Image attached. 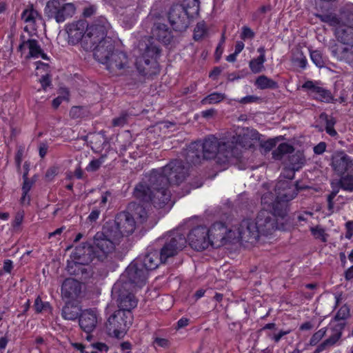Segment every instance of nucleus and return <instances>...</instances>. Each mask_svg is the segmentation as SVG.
Instances as JSON below:
<instances>
[{"mask_svg": "<svg viewBox=\"0 0 353 353\" xmlns=\"http://www.w3.org/2000/svg\"><path fill=\"white\" fill-rule=\"evenodd\" d=\"M48 151V147L46 144H41L39 147V155L41 157L46 156Z\"/></svg>", "mask_w": 353, "mask_h": 353, "instance_id": "obj_61", "label": "nucleus"}, {"mask_svg": "<svg viewBox=\"0 0 353 353\" xmlns=\"http://www.w3.org/2000/svg\"><path fill=\"white\" fill-rule=\"evenodd\" d=\"M24 217L23 212H19L16 214L14 219L12 223V226L14 228H18L22 223Z\"/></svg>", "mask_w": 353, "mask_h": 353, "instance_id": "obj_43", "label": "nucleus"}, {"mask_svg": "<svg viewBox=\"0 0 353 353\" xmlns=\"http://www.w3.org/2000/svg\"><path fill=\"white\" fill-rule=\"evenodd\" d=\"M69 99V92L66 88H61L59 95L52 101V106L57 108L63 101H68Z\"/></svg>", "mask_w": 353, "mask_h": 353, "instance_id": "obj_34", "label": "nucleus"}, {"mask_svg": "<svg viewBox=\"0 0 353 353\" xmlns=\"http://www.w3.org/2000/svg\"><path fill=\"white\" fill-rule=\"evenodd\" d=\"M332 167L338 174H353V159L344 153L336 154L332 158Z\"/></svg>", "mask_w": 353, "mask_h": 353, "instance_id": "obj_23", "label": "nucleus"}, {"mask_svg": "<svg viewBox=\"0 0 353 353\" xmlns=\"http://www.w3.org/2000/svg\"><path fill=\"white\" fill-rule=\"evenodd\" d=\"M161 263L164 262L157 251L149 252L128 265L123 273L121 281H123L125 276H128L130 280L143 284L148 276V272L155 270Z\"/></svg>", "mask_w": 353, "mask_h": 353, "instance_id": "obj_8", "label": "nucleus"}, {"mask_svg": "<svg viewBox=\"0 0 353 353\" xmlns=\"http://www.w3.org/2000/svg\"><path fill=\"white\" fill-rule=\"evenodd\" d=\"M21 18L26 23L33 25L41 17L38 12L30 7L23 12Z\"/></svg>", "mask_w": 353, "mask_h": 353, "instance_id": "obj_30", "label": "nucleus"}, {"mask_svg": "<svg viewBox=\"0 0 353 353\" xmlns=\"http://www.w3.org/2000/svg\"><path fill=\"white\" fill-rule=\"evenodd\" d=\"M74 345H75V347H76L78 350H79L82 353H98L97 351H93V350H92V351H90H90L86 350L85 349V347H84L83 345H81V344H78V343H77V344H75Z\"/></svg>", "mask_w": 353, "mask_h": 353, "instance_id": "obj_63", "label": "nucleus"}, {"mask_svg": "<svg viewBox=\"0 0 353 353\" xmlns=\"http://www.w3.org/2000/svg\"><path fill=\"white\" fill-rule=\"evenodd\" d=\"M110 28V25L105 19L90 26L85 20H79L66 26L68 42L74 45L83 39L88 46L86 50H93L94 46L107 35Z\"/></svg>", "mask_w": 353, "mask_h": 353, "instance_id": "obj_5", "label": "nucleus"}, {"mask_svg": "<svg viewBox=\"0 0 353 353\" xmlns=\"http://www.w3.org/2000/svg\"><path fill=\"white\" fill-rule=\"evenodd\" d=\"M123 274L121 275L119 279L114 284L112 289V295L114 299H117L119 310H121L120 301L123 300L125 304H128L129 298L134 300L135 299L133 292L137 287H141L142 284L140 283L134 282L130 280V277L125 276L123 281H121Z\"/></svg>", "mask_w": 353, "mask_h": 353, "instance_id": "obj_14", "label": "nucleus"}, {"mask_svg": "<svg viewBox=\"0 0 353 353\" xmlns=\"http://www.w3.org/2000/svg\"><path fill=\"white\" fill-rule=\"evenodd\" d=\"M320 17L322 21L335 28L338 40L347 46L333 50L334 55L337 59L353 65V3L345 5L340 17L332 14Z\"/></svg>", "mask_w": 353, "mask_h": 353, "instance_id": "obj_3", "label": "nucleus"}, {"mask_svg": "<svg viewBox=\"0 0 353 353\" xmlns=\"http://www.w3.org/2000/svg\"><path fill=\"white\" fill-rule=\"evenodd\" d=\"M297 164L292 163L288 180H279L275 186L274 197L272 192L263 194L261 197V204L263 209L259 213L255 220H243L237 229L228 230L222 223H215L209 229L208 233L210 238V246L219 248L228 242L237 240L250 243L252 245L256 243L261 235H267L274 229H283L274 222L279 214V205L281 202H288L293 199L297 194V188L292 183L291 179L294 171L298 170L304 163L301 155L293 156Z\"/></svg>", "mask_w": 353, "mask_h": 353, "instance_id": "obj_1", "label": "nucleus"}, {"mask_svg": "<svg viewBox=\"0 0 353 353\" xmlns=\"http://www.w3.org/2000/svg\"><path fill=\"white\" fill-rule=\"evenodd\" d=\"M215 113L214 109H210L204 110L201 112L202 116L205 118L211 117H212Z\"/></svg>", "mask_w": 353, "mask_h": 353, "instance_id": "obj_60", "label": "nucleus"}, {"mask_svg": "<svg viewBox=\"0 0 353 353\" xmlns=\"http://www.w3.org/2000/svg\"><path fill=\"white\" fill-rule=\"evenodd\" d=\"M19 49L22 54L26 55V58L27 59H48L47 54L43 52L38 41L35 39H28L23 41L19 45Z\"/></svg>", "mask_w": 353, "mask_h": 353, "instance_id": "obj_21", "label": "nucleus"}, {"mask_svg": "<svg viewBox=\"0 0 353 353\" xmlns=\"http://www.w3.org/2000/svg\"><path fill=\"white\" fill-rule=\"evenodd\" d=\"M184 12L185 10L182 6L179 5L173 6L168 14L170 23L174 25L181 21V16L184 14Z\"/></svg>", "mask_w": 353, "mask_h": 353, "instance_id": "obj_31", "label": "nucleus"}, {"mask_svg": "<svg viewBox=\"0 0 353 353\" xmlns=\"http://www.w3.org/2000/svg\"><path fill=\"white\" fill-rule=\"evenodd\" d=\"M188 172L189 165L179 160L172 161L164 168L152 170L148 178L149 184L137 185L134 195L143 202H151L155 208H163L170 201L168 185L183 181Z\"/></svg>", "mask_w": 353, "mask_h": 353, "instance_id": "obj_2", "label": "nucleus"}, {"mask_svg": "<svg viewBox=\"0 0 353 353\" xmlns=\"http://www.w3.org/2000/svg\"><path fill=\"white\" fill-rule=\"evenodd\" d=\"M48 304L43 303L39 297H37L34 302V308L37 312H40L48 307Z\"/></svg>", "mask_w": 353, "mask_h": 353, "instance_id": "obj_44", "label": "nucleus"}, {"mask_svg": "<svg viewBox=\"0 0 353 353\" xmlns=\"http://www.w3.org/2000/svg\"><path fill=\"white\" fill-rule=\"evenodd\" d=\"M121 310H118L108 319L106 325L108 334L117 339L123 338L132 323L131 310L137 306V301L129 298L128 304L120 301Z\"/></svg>", "mask_w": 353, "mask_h": 353, "instance_id": "obj_9", "label": "nucleus"}, {"mask_svg": "<svg viewBox=\"0 0 353 353\" xmlns=\"http://www.w3.org/2000/svg\"><path fill=\"white\" fill-rule=\"evenodd\" d=\"M207 29L204 22L198 23L194 31V38L195 40H199L204 37L206 34Z\"/></svg>", "mask_w": 353, "mask_h": 353, "instance_id": "obj_35", "label": "nucleus"}, {"mask_svg": "<svg viewBox=\"0 0 353 353\" xmlns=\"http://www.w3.org/2000/svg\"><path fill=\"white\" fill-rule=\"evenodd\" d=\"M244 43L243 41H237L235 45V50L234 52L236 54H239L244 48Z\"/></svg>", "mask_w": 353, "mask_h": 353, "instance_id": "obj_55", "label": "nucleus"}, {"mask_svg": "<svg viewBox=\"0 0 353 353\" xmlns=\"http://www.w3.org/2000/svg\"><path fill=\"white\" fill-rule=\"evenodd\" d=\"M257 52L259 53V56L252 59L249 63L251 71L255 74L259 73L264 70V63L266 61L265 48H259Z\"/></svg>", "mask_w": 353, "mask_h": 353, "instance_id": "obj_28", "label": "nucleus"}, {"mask_svg": "<svg viewBox=\"0 0 353 353\" xmlns=\"http://www.w3.org/2000/svg\"><path fill=\"white\" fill-rule=\"evenodd\" d=\"M103 163V160L101 159H93L87 165L85 170L88 172H94L97 170Z\"/></svg>", "mask_w": 353, "mask_h": 353, "instance_id": "obj_41", "label": "nucleus"}, {"mask_svg": "<svg viewBox=\"0 0 353 353\" xmlns=\"http://www.w3.org/2000/svg\"><path fill=\"white\" fill-rule=\"evenodd\" d=\"M190 245L197 251H201L210 246L208 228L199 226L190 231L188 236Z\"/></svg>", "mask_w": 353, "mask_h": 353, "instance_id": "obj_18", "label": "nucleus"}, {"mask_svg": "<svg viewBox=\"0 0 353 353\" xmlns=\"http://www.w3.org/2000/svg\"><path fill=\"white\" fill-rule=\"evenodd\" d=\"M331 185L332 191L327 196L328 210L330 211V214L333 213L335 211H339L341 209L340 206H334L333 203V199L335 198L337 193L339 192V188H341L343 190L347 192L353 191V176L347 175L345 176H342L339 181L332 182Z\"/></svg>", "mask_w": 353, "mask_h": 353, "instance_id": "obj_17", "label": "nucleus"}, {"mask_svg": "<svg viewBox=\"0 0 353 353\" xmlns=\"http://www.w3.org/2000/svg\"><path fill=\"white\" fill-rule=\"evenodd\" d=\"M326 330L324 328H321L316 332L310 339V343L311 345H317L321 339L325 336Z\"/></svg>", "mask_w": 353, "mask_h": 353, "instance_id": "obj_37", "label": "nucleus"}, {"mask_svg": "<svg viewBox=\"0 0 353 353\" xmlns=\"http://www.w3.org/2000/svg\"><path fill=\"white\" fill-rule=\"evenodd\" d=\"M221 72V70L220 68H216L210 73V77L215 79L220 74Z\"/></svg>", "mask_w": 353, "mask_h": 353, "instance_id": "obj_64", "label": "nucleus"}, {"mask_svg": "<svg viewBox=\"0 0 353 353\" xmlns=\"http://www.w3.org/2000/svg\"><path fill=\"white\" fill-rule=\"evenodd\" d=\"M94 56L100 63L105 64L107 69L113 74H122L128 65L126 54L114 50V41L110 37L103 39L93 48Z\"/></svg>", "mask_w": 353, "mask_h": 353, "instance_id": "obj_6", "label": "nucleus"}, {"mask_svg": "<svg viewBox=\"0 0 353 353\" xmlns=\"http://www.w3.org/2000/svg\"><path fill=\"white\" fill-rule=\"evenodd\" d=\"M93 347L101 352H107L108 347L103 343H97L93 344Z\"/></svg>", "mask_w": 353, "mask_h": 353, "instance_id": "obj_52", "label": "nucleus"}, {"mask_svg": "<svg viewBox=\"0 0 353 353\" xmlns=\"http://www.w3.org/2000/svg\"><path fill=\"white\" fill-rule=\"evenodd\" d=\"M343 322H338L337 320H332L327 327L325 336L327 338L322 342L316 348V352H320L325 349L334 345L342 336L344 328Z\"/></svg>", "mask_w": 353, "mask_h": 353, "instance_id": "obj_16", "label": "nucleus"}, {"mask_svg": "<svg viewBox=\"0 0 353 353\" xmlns=\"http://www.w3.org/2000/svg\"><path fill=\"white\" fill-rule=\"evenodd\" d=\"M99 216V211L97 210H92L91 212V213L90 214V215L88 216V219L91 221H95L98 219Z\"/></svg>", "mask_w": 353, "mask_h": 353, "instance_id": "obj_59", "label": "nucleus"}, {"mask_svg": "<svg viewBox=\"0 0 353 353\" xmlns=\"http://www.w3.org/2000/svg\"><path fill=\"white\" fill-rule=\"evenodd\" d=\"M326 148V144L324 142H321L314 148V152L316 154H323Z\"/></svg>", "mask_w": 353, "mask_h": 353, "instance_id": "obj_46", "label": "nucleus"}, {"mask_svg": "<svg viewBox=\"0 0 353 353\" xmlns=\"http://www.w3.org/2000/svg\"><path fill=\"white\" fill-rule=\"evenodd\" d=\"M347 232L345 237L350 239L353 236V221H348L345 224Z\"/></svg>", "mask_w": 353, "mask_h": 353, "instance_id": "obj_47", "label": "nucleus"}, {"mask_svg": "<svg viewBox=\"0 0 353 353\" xmlns=\"http://www.w3.org/2000/svg\"><path fill=\"white\" fill-rule=\"evenodd\" d=\"M26 175H27V174H24V175H23L24 183H23V185L22 187V192L25 193V194H28L32 187V184L30 181H28Z\"/></svg>", "mask_w": 353, "mask_h": 353, "instance_id": "obj_45", "label": "nucleus"}, {"mask_svg": "<svg viewBox=\"0 0 353 353\" xmlns=\"http://www.w3.org/2000/svg\"><path fill=\"white\" fill-rule=\"evenodd\" d=\"M92 261L90 250H85V247H77L68 261L67 270L70 274H83L87 271V266Z\"/></svg>", "mask_w": 353, "mask_h": 353, "instance_id": "obj_13", "label": "nucleus"}, {"mask_svg": "<svg viewBox=\"0 0 353 353\" xmlns=\"http://www.w3.org/2000/svg\"><path fill=\"white\" fill-rule=\"evenodd\" d=\"M126 122L125 116H121L119 117L115 118L113 120V125L114 126H123Z\"/></svg>", "mask_w": 353, "mask_h": 353, "instance_id": "obj_50", "label": "nucleus"}, {"mask_svg": "<svg viewBox=\"0 0 353 353\" xmlns=\"http://www.w3.org/2000/svg\"><path fill=\"white\" fill-rule=\"evenodd\" d=\"M290 332V331H279L277 334H273L272 336H271V339L272 340H274L275 342H279L281 339L288 334V333Z\"/></svg>", "mask_w": 353, "mask_h": 353, "instance_id": "obj_49", "label": "nucleus"}, {"mask_svg": "<svg viewBox=\"0 0 353 353\" xmlns=\"http://www.w3.org/2000/svg\"><path fill=\"white\" fill-rule=\"evenodd\" d=\"M259 98L255 96H247L245 97L241 98L239 102L241 103H252L257 101Z\"/></svg>", "mask_w": 353, "mask_h": 353, "instance_id": "obj_51", "label": "nucleus"}, {"mask_svg": "<svg viewBox=\"0 0 353 353\" xmlns=\"http://www.w3.org/2000/svg\"><path fill=\"white\" fill-rule=\"evenodd\" d=\"M255 85L260 89H266L275 87L276 83L266 76L261 75L256 79Z\"/></svg>", "mask_w": 353, "mask_h": 353, "instance_id": "obj_33", "label": "nucleus"}, {"mask_svg": "<svg viewBox=\"0 0 353 353\" xmlns=\"http://www.w3.org/2000/svg\"><path fill=\"white\" fill-rule=\"evenodd\" d=\"M80 302L65 301V305L62 310V316L67 320H75L79 316L81 310Z\"/></svg>", "mask_w": 353, "mask_h": 353, "instance_id": "obj_26", "label": "nucleus"}, {"mask_svg": "<svg viewBox=\"0 0 353 353\" xmlns=\"http://www.w3.org/2000/svg\"><path fill=\"white\" fill-rule=\"evenodd\" d=\"M310 58L312 62L319 68L323 66L324 62L322 54L319 50L310 51Z\"/></svg>", "mask_w": 353, "mask_h": 353, "instance_id": "obj_36", "label": "nucleus"}, {"mask_svg": "<svg viewBox=\"0 0 353 353\" xmlns=\"http://www.w3.org/2000/svg\"><path fill=\"white\" fill-rule=\"evenodd\" d=\"M345 276L347 280H350L353 278V265L346 270Z\"/></svg>", "mask_w": 353, "mask_h": 353, "instance_id": "obj_62", "label": "nucleus"}, {"mask_svg": "<svg viewBox=\"0 0 353 353\" xmlns=\"http://www.w3.org/2000/svg\"><path fill=\"white\" fill-rule=\"evenodd\" d=\"M153 343L155 348H168L170 345V342L168 339L161 337H155Z\"/></svg>", "mask_w": 353, "mask_h": 353, "instance_id": "obj_40", "label": "nucleus"}, {"mask_svg": "<svg viewBox=\"0 0 353 353\" xmlns=\"http://www.w3.org/2000/svg\"><path fill=\"white\" fill-rule=\"evenodd\" d=\"M326 132L327 134H329L330 136H332V137L336 136L337 134L336 130L333 128V123L330 124V123H327V125L326 127Z\"/></svg>", "mask_w": 353, "mask_h": 353, "instance_id": "obj_57", "label": "nucleus"}, {"mask_svg": "<svg viewBox=\"0 0 353 353\" xmlns=\"http://www.w3.org/2000/svg\"><path fill=\"white\" fill-rule=\"evenodd\" d=\"M311 232H312V235L316 239H321L322 241H326V236H325V231H324V230L322 228H321L319 226L312 228H311Z\"/></svg>", "mask_w": 353, "mask_h": 353, "instance_id": "obj_39", "label": "nucleus"}, {"mask_svg": "<svg viewBox=\"0 0 353 353\" xmlns=\"http://www.w3.org/2000/svg\"><path fill=\"white\" fill-rule=\"evenodd\" d=\"M30 202V195L28 194H25V193H23L22 192V196H21V203L23 204V205H28Z\"/></svg>", "mask_w": 353, "mask_h": 353, "instance_id": "obj_58", "label": "nucleus"}, {"mask_svg": "<svg viewBox=\"0 0 353 353\" xmlns=\"http://www.w3.org/2000/svg\"><path fill=\"white\" fill-rule=\"evenodd\" d=\"M189 319L186 318H181L179 319L177 322V327L178 328H182L188 325Z\"/></svg>", "mask_w": 353, "mask_h": 353, "instance_id": "obj_56", "label": "nucleus"}, {"mask_svg": "<svg viewBox=\"0 0 353 353\" xmlns=\"http://www.w3.org/2000/svg\"><path fill=\"white\" fill-rule=\"evenodd\" d=\"M225 99V94L220 92H213L203 98L201 103L202 105L215 104Z\"/></svg>", "mask_w": 353, "mask_h": 353, "instance_id": "obj_32", "label": "nucleus"}, {"mask_svg": "<svg viewBox=\"0 0 353 353\" xmlns=\"http://www.w3.org/2000/svg\"><path fill=\"white\" fill-rule=\"evenodd\" d=\"M9 339L7 334L0 335V350H4L8 343Z\"/></svg>", "mask_w": 353, "mask_h": 353, "instance_id": "obj_48", "label": "nucleus"}, {"mask_svg": "<svg viewBox=\"0 0 353 353\" xmlns=\"http://www.w3.org/2000/svg\"><path fill=\"white\" fill-rule=\"evenodd\" d=\"M101 320L100 314L96 308L82 310L79 315V325L87 333L92 332Z\"/></svg>", "mask_w": 353, "mask_h": 353, "instance_id": "obj_20", "label": "nucleus"}, {"mask_svg": "<svg viewBox=\"0 0 353 353\" xmlns=\"http://www.w3.org/2000/svg\"><path fill=\"white\" fill-rule=\"evenodd\" d=\"M303 88L306 89L312 97L319 101L330 102L332 100V94L328 90L319 86L317 83L312 81H306L303 85Z\"/></svg>", "mask_w": 353, "mask_h": 353, "instance_id": "obj_24", "label": "nucleus"}, {"mask_svg": "<svg viewBox=\"0 0 353 353\" xmlns=\"http://www.w3.org/2000/svg\"><path fill=\"white\" fill-rule=\"evenodd\" d=\"M233 156L237 146L250 148L259 140V133L254 129L238 128L234 132L227 133Z\"/></svg>", "mask_w": 353, "mask_h": 353, "instance_id": "obj_12", "label": "nucleus"}, {"mask_svg": "<svg viewBox=\"0 0 353 353\" xmlns=\"http://www.w3.org/2000/svg\"><path fill=\"white\" fill-rule=\"evenodd\" d=\"M232 146H230L228 135L221 139L214 136L206 138L203 143L198 141L190 144L188 149V159L192 163L199 161L201 154L203 159H212L216 158L220 163H228L233 157Z\"/></svg>", "mask_w": 353, "mask_h": 353, "instance_id": "obj_4", "label": "nucleus"}, {"mask_svg": "<svg viewBox=\"0 0 353 353\" xmlns=\"http://www.w3.org/2000/svg\"><path fill=\"white\" fill-rule=\"evenodd\" d=\"M118 234H113L112 228L107 227L105 225L103 227L102 231L98 232L93 239V243L91 245H83L85 250H90V254L94 258H98L99 260L104 259L108 254L114 251Z\"/></svg>", "mask_w": 353, "mask_h": 353, "instance_id": "obj_10", "label": "nucleus"}, {"mask_svg": "<svg viewBox=\"0 0 353 353\" xmlns=\"http://www.w3.org/2000/svg\"><path fill=\"white\" fill-rule=\"evenodd\" d=\"M144 50L141 57L136 59V66L140 73L145 76H152L159 72L157 57L159 54V48L150 39L148 43L140 44V50Z\"/></svg>", "mask_w": 353, "mask_h": 353, "instance_id": "obj_11", "label": "nucleus"}, {"mask_svg": "<svg viewBox=\"0 0 353 353\" xmlns=\"http://www.w3.org/2000/svg\"><path fill=\"white\" fill-rule=\"evenodd\" d=\"M56 174H57V168H51L47 170L46 174V177L48 179H51Z\"/></svg>", "mask_w": 353, "mask_h": 353, "instance_id": "obj_54", "label": "nucleus"}, {"mask_svg": "<svg viewBox=\"0 0 353 353\" xmlns=\"http://www.w3.org/2000/svg\"><path fill=\"white\" fill-rule=\"evenodd\" d=\"M76 8L71 3H61L59 0L48 2L45 11L49 17L55 19L57 23H62L66 19L72 17L75 13Z\"/></svg>", "mask_w": 353, "mask_h": 353, "instance_id": "obj_15", "label": "nucleus"}, {"mask_svg": "<svg viewBox=\"0 0 353 353\" xmlns=\"http://www.w3.org/2000/svg\"><path fill=\"white\" fill-rule=\"evenodd\" d=\"M152 39H155L165 44L170 42L171 39V32L169 28L160 21L154 23L152 29Z\"/></svg>", "mask_w": 353, "mask_h": 353, "instance_id": "obj_25", "label": "nucleus"}, {"mask_svg": "<svg viewBox=\"0 0 353 353\" xmlns=\"http://www.w3.org/2000/svg\"><path fill=\"white\" fill-rule=\"evenodd\" d=\"M185 245V240L182 236L173 237L161 248V252H159V256L165 263L168 258L174 256L179 250H182Z\"/></svg>", "mask_w": 353, "mask_h": 353, "instance_id": "obj_22", "label": "nucleus"}, {"mask_svg": "<svg viewBox=\"0 0 353 353\" xmlns=\"http://www.w3.org/2000/svg\"><path fill=\"white\" fill-rule=\"evenodd\" d=\"M294 151L292 145L286 143H281L278 148L272 152V157L275 160H280L286 154H290Z\"/></svg>", "mask_w": 353, "mask_h": 353, "instance_id": "obj_29", "label": "nucleus"}, {"mask_svg": "<svg viewBox=\"0 0 353 353\" xmlns=\"http://www.w3.org/2000/svg\"><path fill=\"white\" fill-rule=\"evenodd\" d=\"M241 30V38L243 40L252 39L254 37V32L248 26H243Z\"/></svg>", "mask_w": 353, "mask_h": 353, "instance_id": "obj_42", "label": "nucleus"}, {"mask_svg": "<svg viewBox=\"0 0 353 353\" xmlns=\"http://www.w3.org/2000/svg\"><path fill=\"white\" fill-rule=\"evenodd\" d=\"M129 210H133L134 215L129 212H122L119 213L114 223H108L105 225L112 228L113 234H117V239L119 240L124 236L131 234L136 228V222L134 219H138L139 223L144 222L148 217V212L143 204H131Z\"/></svg>", "mask_w": 353, "mask_h": 353, "instance_id": "obj_7", "label": "nucleus"}, {"mask_svg": "<svg viewBox=\"0 0 353 353\" xmlns=\"http://www.w3.org/2000/svg\"><path fill=\"white\" fill-rule=\"evenodd\" d=\"M12 262L10 260H6L3 263V270L10 273L12 269Z\"/></svg>", "mask_w": 353, "mask_h": 353, "instance_id": "obj_53", "label": "nucleus"}, {"mask_svg": "<svg viewBox=\"0 0 353 353\" xmlns=\"http://www.w3.org/2000/svg\"><path fill=\"white\" fill-rule=\"evenodd\" d=\"M61 296L65 301L80 302L82 298V285L73 279H65L61 286Z\"/></svg>", "mask_w": 353, "mask_h": 353, "instance_id": "obj_19", "label": "nucleus"}, {"mask_svg": "<svg viewBox=\"0 0 353 353\" xmlns=\"http://www.w3.org/2000/svg\"><path fill=\"white\" fill-rule=\"evenodd\" d=\"M35 64V74L37 76L41 77L39 82L41 84L43 89L46 90L47 87L50 85V81L49 79V65L41 61H37Z\"/></svg>", "mask_w": 353, "mask_h": 353, "instance_id": "obj_27", "label": "nucleus"}, {"mask_svg": "<svg viewBox=\"0 0 353 353\" xmlns=\"http://www.w3.org/2000/svg\"><path fill=\"white\" fill-rule=\"evenodd\" d=\"M350 315V309L347 305H343L336 313V317L334 320H337L338 322H342V320L347 319Z\"/></svg>", "mask_w": 353, "mask_h": 353, "instance_id": "obj_38", "label": "nucleus"}]
</instances>
